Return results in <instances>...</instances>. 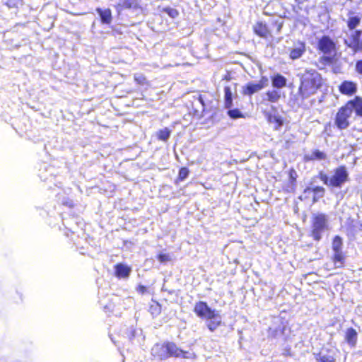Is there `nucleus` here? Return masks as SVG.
<instances>
[{"instance_id": "obj_1", "label": "nucleus", "mask_w": 362, "mask_h": 362, "mask_svg": "<svg viewBox=\"0 0 362 362\" xmlns=\"http://www.w3.org/2000/svg\"><path fill=\"white\" fill-rule=\"evenodd\" d=\"M341 10L347 17L344 21L347 28L351 31L344 39V44L354 53L362 54V30L356 29L362 20L359 4L354 0H346Z\"/></svg>"}, {"instance_id": "obj_2", "label": "nucleus", "mask_w": 362, "mask_h": 362, "mask_svg": "<svg viewBox=\"0 0 362 362\" xmlns=\"http://www.w3.org/2000/svg\"><path fill=\"white\" fill-rule=\"evenodd\" d=\"M324 83V79L318 71L315 69L305 70L299 75V86L296 97L298 105L305 110L315 105V99L310 100L309 103H305V100L320 91Z\"/></svg>"}, {"instance_id": "obj_3", "label": "nucleus", "mask_w": 362, "mask_h": 362, "mask_svg": "<svg viewBox=\"0 0 362 362\" xmlns=\"http://www.w3.org/2000/svg\"><path fill=\"white\" fill-rule=\"evenodd\" d=\"M354 110L356 116L362 117V98L355 96L341 106L335 114L334 124L339 130L347 129L350 124V119Z\"/></svg>"}, {"instance_id": "obj_4", "label": "nucleus", "mask_w": 362, "mask_h": 362, "mask_svg": "<svg viewBox=\"0 0 362 362\" xmlns=\"http://www.w3.org/2000/svg\"><path fill=\"white\" fill-rule=\"evenodd\" d=\"M193 312L198 317L206 320L207 328L212 332L222 325L221 316L218 312L211 308L205 301L196 302Z\"/></svg>"}, {"instance_id": "obj_5", "label": "nucleus", "mask_w": 362, "mask_h": 362, "mask_svg": "<svg viewBox=\"0 0 362 362\" xmlns=\"http://www.w3.org/2000/svg\"><path fill=\"white\" fill-rule=\"evenodd\" d=\"M283 25V22L276 19H271L269 22L259 20L252 25V31L257 37L273 42L276 35L280 34Z\"/></svg>"}, {"instance_id": "obj_6", "label": "nucleus", "mask_w": 362, "mask_h": 362, "mask_svg": "<svg viewBox=\"0 0 362 362\" xmlns=\"http://www.w3.org/2000/svg\"><path fill=\"white\" fill-rule=\"evenodd\" d=\"M317 177L323 184L329 188H341L349 180V174L347 168L344 165L335 168L331 176H328L323 171H320Z\"/></svg>"}, {"instance_id": "obj_7", "label": "nucleus", "mask_w": 362, "mask_h": 362, "mask_svg": "<svg viewBox=\"0 0 362 362\" xmlns=\"http://www.w3.org/2000/svg\"><path fill=\"white\" fill-rule=\"evenodd\" d=\"M327 228V218L325 214H314L312 216L310 235L315 241L322 239V233Z\"/></svg>"}, {"instance_id": "obj_8", "label": "nucleus", "mask_w": 362, "mask_h": 362, "mask_svg": "<svg viewBox=\"0 0 362 362\" xmlns=\"http://www.w3.org/2000/svg\"><path fill=\"white\" fill-rule=\"evenodd\" d=\"M325 189L322 186L307 187L299 196L301 201H311L312 204L317 202L325 195Z\"/></svg>"}, {"instance_id": "obj_9", "label": "nucleus", "mask_w": 362, "mask_h": 362, "mask_svg": "<svg viewBox=\"0 0 362 362\" xmlns=\"http://www.w3.org/2000/svg\"><path fill=\"white\" fill-rule=\"evenodd\" d=\"M268 78L263 76L260 78L257 83L250 82L243 87L242 94L251 96L254 93L261 90L268 86Z\"/></svg>"}, {"instance_id": "obj_10", "label": "nucleus", "mask_w": 362, "mask_h": 362, "mask_svg": "<svg viewBox=\"0 0 362 362\" xmlns=\"http://www.w3.org/2000/svg\"><path fill=\"white\" fill-rule=\"evenodd\" d=\"M317 49L324 54L335 53L336 43L328 35L322 36L317 41Z\"/></svg>"}, {"instance_id": "obj_11", "label": "nucleus", "mask_w": 362, "mask_h": 362, "mask_svg": "<svg viewBox=\"0 0 362 362\" xmlns=\"http://www.w3.org/2000/svg\"><path fill=\"white\" fill-rule=\"evenodd\" d=\"M165 344V349L168 355V358L170 357L187 358L189 357V353L188 351L180 349L174 342L166 341Z\"/></svg>"}, {"instance_id": "obj_12", "label": "nucleus", "mask_w": 362, "mask_h": 362, "mask_svg": "<svg viewBox=\"0 0 362 362\" xmlns=\"http://www.w3.org/2000/svg\"><path fill=\"white\" fill-rule=\"evenodd\" d=\"M339 91L344 95L351 96L357 91V85L351 81H344L339 86Z\"/></svg>"}, {"instance_id": "obj_13", "label": "nucleus", "mask_w": 362, "mask_h": 362, "mask_svg": "<svg viewBox=\"0 0 362 362\" xmlns=\"http://www.w3.org/2000/svg\"><path fill=\"white\" fill-rule=\"evenodd\" d=\"M151 355L153 358H157L158 360H165L168 358V354L165 349V344L164 343H156L151 348Z\"/></svg>"}, {"instance_id": "obj_14", "label": "nucleus", "mask_w": 362, "mask_h": 362, "mask_svg": "<svg viewBox=\"0 0 362 362\" xmlns=\"http://www.w3.org/2000/svg\"><path fill=\"white\" fill-rule=\"evenodd\" d=\"M115 276L118 279H127L129 276L132 268L123 263H117L114 266Z\"/></svg>"}, {"instance_id": "obj_15", "label": "nucleus", "mask_w": 362, "mask_h": 362, "mask_svg": "<svg viewBox=\"0 0 362 362\" xmlns=\"http://www.w3.org/2000/svg\"><path fill=\"white\" fill-rule=\"evenodd\" d=\"M325 159H327V154L319 149H315L310 153L303 156V160L305 162L324 160Z\"/></svg>"}, {"instance_id": "obj_16", "label": "nucleus", "mask_w": 362, "mask_h": 362, "mask_svg": "<svg viewBox=\"0 0 362 362\" xmlns=\"http://www.w3.org/2000/svg\"><path fill=\"white\" fill-rule=\"evenodd\" d=\"M281 98V92L276 89L269 90L265 93V97L263 98L262 101L267 103H276Z\"/></svg>"}, {"instance_id": "obj_17", "label": "nucleus", "mask_w": 362, "mask_h": 362, "mask_svg": "<svg viewBox=\"0 0 362 362\" xmlns=\"http://www.w3.org/2000/svg\"><path fill=\"white\" fill-rule=\"evenodd\" d=\"M305 52V44L304 42L298 41L297 47L292 48L289 52L290 59L295 60L299 59Z\"/></svg>"}, {"instance_id": "obj_18", "label": "nucleus", "mask_w": 362, "mask_h": 362, "mask_svg": "<svg viewBox=\"0 0 362 362\" xmlns=\"http://www.w3.org/2000/svg\"><path fill=\"white\" fill-rule=\"evenodd\" d=\"M358 334L357 332L353 328L349 327L345 332V340L351 346H355L357 343Z\"/></svg>"}, {"instance_id": "obj_19", "label": "nucleus", "mask_w": 362, "mask_h": 362, "mask_svg": "<svg viewBox=\"0 0 362 362\" xmlns=\"http://www.w3.org/2000/svg\"><path fill=\"white\" fill-rule=\"evenodd\" d=\"M272 86L275 88H282L286 86V78L280 74H274L271 77Z\"/></svg>"}, {"instance_id": "obj_20", "label": "nucleus", "mask_w": 362, "mask_h": 362, "mask_svg": "<svg viewBox=\"0 0 362 362\" xmlns=\"http://www.w3.org/2000/svg\"><path fill=\"white\" fill-rule=\"evenodd\" d=\"M264 116L269 123L275 124V129H279L284 124L283 119L279 115H272L270 112H264Z\"/></svg>"}, {"instance_id": "obj_21", "label": "nucleus", "mask_w": 362, "mask_h": 362, "mask_svg": "<svg viewBox=\"0 0 362 362\" xmlns=\"http://www.w3.org/2000/svg\"><path fill=\"white\" fill-rule=\"evenodd\" d=\"M345 255L342 251L334 252L332 261L337 268H342L344 266Z\"/></svg>"}, {"instance_id": "obj_22", "label": "nucleus", "mask_w": 362, "mask_h": 362, "mask_svg": "<svg viewBox=\"0 0 362 362\" xmlns=\"http://www.w3.org/2000/svg\"><path fill=\"white\" fill-rule=\"evenodd\" d=\"M317 362H336V357L332 349L327 350V354L321 355L320 354L316 356Z\"/></svg>"}, {"instance_id": "obj_23", "label": "nucleus", "mask_w": 362, "mask_h": 362, "mask_svg": "<svg viewBox=\"0 0 362 362\" xmlns=\"http://www.w3.org/2000/svg\"><path fill=\"white\" fill-rule=\"evenodd\" d=\"M97 12L99 13L102 23L110 24L112 21V13L109 8L101 9L97 8Z\"/></svg>"}, {"instance_id": "obj_24", "label": "nucleus", "mask_w": 362, "mask_h": 362, "mask_svg": "<svg viewBox=\"0 0 362 362\" xmlns=\"http://www.w3.org/2000/svg\"><path fill=\"white\" fill-rule=\"evenodd\" d=\"M233 106V94L230 86L224 87V107L230 109Z\"/></svg>"}, {"instance_id": "obj_25", "label": "nucleus", "mask_w": 362, "mask_h": 362, "mask_svg": "<svg viewBox=\"0 0 362 362\" xmlns=\"http://www.w3.org/2000/svg\"><path fill=\"white\" fill-rule=\"evenodd\" d=\"M148 311L153 317H157L161 313L162 306L158 301L152 300L149 305Z\"/></svg>"}, {"instance_id": "obj_26", "label": "nucleus", "mask_w": 362, "mask_h": 362, "mask_svg": "<svg viewBox=\"0 0 362 362\" xmlns=\"http://www.w3.org/2000/svg\"><path fill=\"white\" fill-rule=\"evenodd\" d=\"M171 134V130L165 127L164 129H160L156 132V138L159 141L166 142Z\"/></svg>"}, {"instance_id": "obj_27", "label": "nucleus", "mask_w": 362, "mask_h": 362, "mask_svg": "<svg viewBox=\"0 0 362 362\" xmlns=\"http://www.w3.org/2000/svg\"><path fill=\"white\" fill-rule=\"evenodd\" d=\"M137 0H122L119 3L116 8L118 9H129L136 6Z\"/></svg>"}, {"instance_id": "obj_28", "label": "nucleus", "mask_w": 362, "mask_h": 362, "mask_svg": "<svg viewBox=\"0 0 362 362\" xmlns=\"http://www.w3.org/2000/svg\"><path fill=\"white\" fill-rule=\"evenodd\" d=\"M134 80L138 86H149V81H148L146 76L143 74H135L134 75Z\"/></svg>"}, {"instance_id": "obj_29", "label": "nucleus", "mask_w": 362, "mask_h": 362, "mask_svg": "<svg viewBox=\"0 0 362 362\" xmlns=\"http://www.w3.org/2000/svg\"><path fill=\"white\" fill-rule=\"evenodd\" d=\"M343 240L339 235L334 236L332 243V249L333 252L342 251Z\"/></svg>"}, {"instance_id": "obj_30", "label": "nucleus", "mask_w": 362, "mask_h": 362, "mask_svg": "<svg viewBox=\"0 0 362 362\" xmlns=\"http://www.w3.org/2000/svg\"><path fill=\"white\" fill-rule=\"evenodd\" d=\"M189 174V170L187 167H182L180 168L178 175L177 177V182H182L185 180Z\"/></svg>"}, {"instance_id": "obj_31", "label": "nucleus", "mask_w": 362, "mask_h": 362, "mask_svg": "<svg viewBox=\"0 0 362 362\" xmlns=\"http://www.w3.org/2000/svg\"><path fill=\"white\" fill-rule=\"evenodd\" d=\"M227 114L231 119H233L244 118V115L238 108L228 109Z\"/></svg>"}, {"instance_id": "obj_32", "label": "nucleus", "mask_w": 362, "mask_h": 362, "mask_svg": "<svg viewBox=\"0 0 362 362\" xmlns=\"http://www.w3.org/2000/svg\"><path fill=\"white\" fill-rule=\"evenodd\" d=\"M296 184L293 181H288L282 187L283 191L286 193H293L296 191Z\"/></svg>"}, {"instance_id": "obj_33", "label": "nucleus", "mask_w": 362, "mask_h": 362, "mask_svg": "<svg viewBox=\"0 0 362 362\" xmlns=\"http://www.w3.org/2000/svg\"><path fill=\"white\" fill-rule=\"evenodd\" d=\"M162 11L167 13L172 18H175L179 16V11L174 8L165 7L162 9Z\"/></svg>"}, {"instance_id": "obj_34", "label": "nucleus", "mask_w": 362, "mask_h": 362, "mask_svg": "<svg viewBox=\"0 0 362 362\" xmlns=\"http://www.w3.org/2000/svg\"><path fill=\"white\" fill-rule=\"evenodd\" d=\"M355 71L362 77V59L356 61Z\"/></svg>"}, {"instance_id": "obj_35", "label": "nucleus", "mask_w": 362, "mask_h": 362, "mask_svg": "<svg viewBox=\"0 0 362 362\" xmlns=\"http://www.w3.org/2000/svg\"><path fill=\"white\" fill-rule=\"evenodd\" d=\"M158 260L160 262H165L170 260V256L168 254L160 253L157 256Z\"/></svg>"}, {"instance_id": "obj_36", "label": "nucleus", "mask_w": 362, "mask_h": 362, "mask_svg": "<svg viewBox=\"0 0 362 362\" xmlns=\"http://www.w3.org/2000/svg\"><path fill=\"white\" fill-rule=\"evenodd\" d=\"M62 204L69 208H71L74 206V202L69 198H63L62 200Z\"/></svg>"}, {"instance_id": "obj_37", "label": "nucleus", "mask_w": 362, "mask_h": 362, "mask_svg": "<svg viewBox=\"0 0 362 362\" xmlns=\"http://www.w3.org/2000/svg\"><path fill=\"white\" fill-rule=\"evenodd\" d=\"M136 291L140 294H144L148 291V288L146 286L139 284L136 287Z\"/></svg>"}, {"instance_id": "obj_38", "label": "nucleus", "mask_w": 362, "mask_h": 362, "mask_svg": "<svg viewBox=\"0 0 362 362\" xmlns=\"http://www.w3.org/2000/svg\"><path fill=\"white\" fill-rule=\"evenodd\" d=\"M296 177L297 174L295 170H292L289 173V180L288 181H293V183L296 184Z\"/></svg>"}, {"instance_id": "obj_39", "label": "nucleus", "mask_w": 362, "mask_h": 362, "mask_svg": "<svg viewBox=\"0 0 362 362\" xmlns=\"http://www.w3.org/2000/svg\"><path fill=\"white\" fill-rule=\"evenodd\" d=\"M322 62L326 64H332L333 62V57L329 56H323L322 57Z\"/></svg>"}, {"instance_id": "obj_40", "label": "nucleus", "mask_w": 362, "mask_h": 362, "mask_svg": "<svg viewBox=\"0 0 362 362\" xmlns=\"http://www.w3.org/2000/svg\"><path fill=\"white\" fill-rule=\"evenodd\" d=\"M311 0H294L296 4L298 6H300L302 5H303L304 4L307 3V2H309Z\"/></svg>"}, {"instance_id": "obj_41", "label": "nucleus", "mask_w": 362, "mask_h": 362, "mask_svg": "<svg viewBox=\"0 0 362 362\" xmlns=\"http://www.w3.org/2000/svg\"><path fill=\"white\" fill-rule=\"evenodd\" d=\"M79 250H80V253H81V255H86V254L87 253L86 252H85V247H84L83 246H81V247L79 248Z\"/></svg>"}, {"instance_id": "obj_42", "label": "nucleus", "mask_w": 362, "mask_h": 362, "mask_svg": "<svg viewBox=\"0 0 362 362\" xmlns=\"http://www.w3.org/2000/svg\"><path fill=\"white\" fill-rule=\"evenodd\" d=\"M63 224L66 228H68L69 226H70V223H69L68 220H65L63 218Z\"/></svg>"}, {"instance_id": "obj_43", "label": "nucleus", "mask_w": 362, "mask_h": 362, "mask_svg": "<svg viewBox=\"0 0 362 362\" xmlns=\"http://www.w3.org/2000/svg\"><path fill=\"white\" fill-rule=\"evenodd\" d=\"M198 100L203 105H204V100L202 95L199 96Z\"/></svg>"}, {"instance_id": "obj_44", "label": "nucleus", "mask_w": 362, "mask_h": 362, "mask_svg": "<svg viewBox=\"0 0 362 362\" xmlns=\"http://www.w3.org/2000/svg\"><path fill=\"white\" fill-rule=\"evenodd\" d=\"M224 79H225V80H226V81H230V76H226L224 77Z\"/></svg>"}, {"instance_id": "obj_45", "label": "nucleus", "mask_w": 362, "mask_h": 362, "mask_svg": "<svg viewBox=\"0 0 362 362\" xmlns=\"http://www.w3.org/2000/svg\"><path fill=\"white\" fill-rule=\"evenodd\" d=\"M324 100V97H321L319 100H318V102L319 103H322V101Z\"/></svg>"}, {"instance_id": "obj_46", "label": "nucleus", "mask_w": 362, "mask_h": 362, "mask_svg": "<svg viewBox=\"0 0 362 362\" xmlns=\"http://www.w3.org/2000/svg\"><path fill=\"white\" fill-rule=\"evenodd\" d=\"M69 230H70L71 231H72L73 233H74V227H70V228H69Z\"/></svg>"}, {"instance_id": "obj_47", "label": "nucleus", "mask_w": 362, "mask_h": 362, "mask_svg": "<svg viewBox=\"0 0 362 362\" xmlns=\"http://www.w3.org/2000/svg\"><path fill=\"white\" fill-rule=\"evenodd\" d=\"M281 40V38H279L276 40V42H279Z\"/></svg>"}]
</instances>
